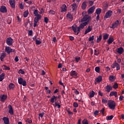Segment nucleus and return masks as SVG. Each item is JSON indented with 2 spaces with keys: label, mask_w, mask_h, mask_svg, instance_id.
Wrapping results in <instances>:
<instances>
[{
  "label": "nucleus",
  "mask_w": 124,
  "mask_h": 124,
  "mask_svg": "<svg viewBox=\"0 0 124 124\" xmlns=\"http://www.w3.org/2000/svg\"><path fill=\"white\" fill-rule=\"evenodd\" d=\"M87 25H88V22H82L78 27H77V25L76 24H74L72 26V28L74 32H75V34L76 35H78L81 30H83Z\"/></svg>",
  "instance_id": "obj_1"
},
{
  "label": "nucleus",
  "mask_w": 124,
  "mask_h": 124,
  "mask_svg": "<svg viewBox=\"0 0 124 124\" xmlns=\"http://www.w3.org/2000/svg\"><path fill=\"white\" fill-rule=\"evenodd\" d=\"M92 20V17L91 16L86 15L83 16V17L81 19V23H87L89 24V22Z\"/></svg>",
  "instance_id": "obj_2"
},
{
  "label": "nucleus",
  "mask_w": 124,
  "mask_h": 124,
  "mask_svg": "<svg viewBox=\"0 0 124 124\" xmlns=\"http://www.w3.org/2000/svg\"><path fill=\"white\" fill-rule=\"evenodd\" d=\"M18 83L19 85H22L23 87L27 86V81L24 80L21 77L18 78Z\"/></svg>",
  "instance_id": "obj_3"
},
{
  "label": "nucleus",
  "mask_w": 124,
  "mask_h": 124,
  "mask_svg": "<svg viewBox=\"0 0 124 124\" xmlns=\"http://www.w3.org/2000/svg\"><path fill=\"white\" fill-rule=\"evenodd\" d=\"M108 105L110 109H111V110H114L116 107V103H115L114 101H112L109 103H108Z\"/></svg>",
  "instance_id": "obj_4"
},
{
  "label": "nucleus",
  "mask_w": 124,
  "mask_h": 124,
  "mask_svg": "<svg viewBox=\"0 0 124 124\" xmlns=\"http://www.w3.org/2000/svg\"><path fill=\"white\" fill-rule=\"evenodd\" d=\"M5 52L9 55L11 53L15 52V49H13L9 46H6L5 48Z\"/></svg>",
  "instance_id": "obj_5"
},
{
  "label": "nucleus",
  "mask_w": 124,
  "mask_h": 124,
  "mask_svg": "<svg viewBox=\"0 0 124 124\" xmlns=\"http://www.w3.org/2000/svg\"><path fill=\"white\" fill-rule=\"evenodd\" d=\"M112 14H113V11L111 10L108 11L105 14L104 19L106 20L108 18H110L111 16H112Z\"/></svg>",
  "instance_id": "obj_6"
},
{
  "label": "nucleus",
  "mask_w": 124,
  "mask_h": 124,
  "mask_svg": "<svg viewBox=\"0 0 124 124\" xmlns=\"http://www.w3.org/2000/svg\"><path fill=\"white\" fill-rule=\"evenodd\" d=\"M6 44L8 46H12V45H13V39L12 37H8L7 38Z\"/></svg>",
  "instance_id": "obj_7"
},
{
  "label": "nucleus",
  "mask_w": 124,
  "mask_h": 124,
  "mask_svg": "<svg viewBox=\"0 0 124 124\" xmlns=\"http://www.w3.org/2000/svg\"><path fill=\"white\" fill-rule=\"evenodd\" d=\"M70 74L72 77H73V78H75V79H77L78 78V73H77L76 71L72 70L70 72Z\"/></svg>",
  "instance_id": "obj_8"
},
{
  "label": "nucleus",
  "mask_w": 124,
  "mask_h": 124,
  "mask_svg": "<svg viewBox=\"0 0 124 124\" xmlns=\"http://www.w3.org/2000/svg\"><path fill=\"white\" fill-rule=\"evenodd\" d=\"M120 25V21L119 20H116L114 23H113L111 26H110V29H115Z\"/></svg>",
  "instance_id": "obj_9"
},
{
  "label": "nucleus",
  "mask_w": 124,
  "mask_h": 124,
  "mask_svg": "<svg viewBox=\"0 0 124 124\" xmlns=\"http://www.w3.org/2000/svg\"><path fill=\"white\" fill-rule=\"evenodd\" d=\"M93 31V26H89L88 28L85 30L84 34H87L89 32H91Z\"/></svg>",
  "instance_id": "obj_10"
},
{
  "label": "nucleus",
  "mask_w": 124,
  "mask_h": 124,
  "mask_svg": "<svg viewBox=\"0 0 124 124\" xmlns=\"http://www.w3.org/2000/svg\"><path fill=\"white\" fill-rule=\"evenodd\" d=\"M57 99H58V96L53 95L50 99V102H51V103H55L57 102Z\"/></svg>",
  "instance_id": "obj_11"
},
{
  "label": "nucleus",
  "mask_w": 124,
  "mask_h": 124,
  "mask_svg": "<svg viewBox=\"0 0 124 124\" xmlns=\"http://www.w3.org/2000/svg\"><path fill=\"white\" fill-rule=\"evenodd\" d=\"M72 8V11L73 12H76L77 11V8H78V6L76 4V3H74L71 5Z\"/></svg>",
  "instance_id": "obj_12"
},
{
  "label": "nucleus",
  "mask_w": 124,
  "mask_h": 124,
  "mask_svg": "<svg viewBox=\"0 0 124 124\" xmlns=\"http://www.w3.org/2000/svg\"><path fill=\"white\" fill-rule=\"evenodd\" d=\"M0 11L2 13H6L7 12V9L5 6H1L0 9Z\"/></svg>",
  "instance_id": "obj_13"
},
{
  "label": "nucleus",
  "mask_w": 124,
  "mask_h": 124,
  "mask_svg": "<svg viewBox=\"0 0 124 124\" xmlns=\"http://www.w3.org/2000/svg\"><path fill=\"white\" fill-rule=\"evenodd\" d=\"M95 9V6H93L91 7L88 11V14H93V12H94Z\"/></svg>",
  "instance_id": "obj_14"
},
{
  "label": "nucleus",
  "mask_w": 124,
  "mask_h": 124,
  "mask_svg": "<svg viewBox=\"0 0 124 124\" xmlns=\"http://www.w3.org/2000/svg\"><path fill=\"white\" fill-rule=\"evenodd\" d=\"M114 39L113 36L109 37L107 41L108 44V45H110V44H112V43L114 42Z\"/></svg>",
  "instance_id": "obj_15"
},
{
  "label": "nucleus",
  "mask_w": 124,
  "mask_h": 124,
  "mask_svg": "<svg viewBox=\"0 0 124 124\" xmlns=\"http://www.w3.org/2000/svg\"><path fill=\"white\" fill-rule=\"evenodd\" d=\"M106 92L107 93H110V91H112L113 90V88L111 85H107L106 88Z\"/></svg>",
  "instance_id": "obj_16"
},
{
  "label": "nucleus",
  "mask_w": 124,
  "mask_h": 124,
  "mask_svg": "<svg viewBox=\"0 0 124 124\" xmlns=\"http://www.w3.org/2000/svg\"><path fill=\"white\" fill-rule=\"evenodd\" d=\"M67 19L70 20V21H72L73 20V17L72 16V15L70 14V13H68L66 15Z\"/></svg>",
  "instance_id": "obj_17"
},
{
  "label": "nucleus",
  "mask_w": 124,
  "mask_h": 124,
  "mask_svg": "<svg viewBox=\"0 0 124 124\" xmlns=\"http://www.w3.org/2000/svg\"><path fill=\"white\" fill-rule=\"evenodd\" d=\"M9 108V113L10 114V115H13L14 112H13V108H12V106L9 105L8 106Z\"/></svg>",
  "instance_id": "obj_18"
},
{
  "label": "nucleus",
  "mask_w": 124,
  "mask_h": 124,
  "mask_svg": "<svg viewBox=\"0 0 124 124\" xmlns=\"http://www.w3.org/2000/svg\"><path fill=\"white\" fill-rule=\"evenodd\" d=\"M116 52L120 55H122L124 53V48L122 47H120L117 49Z\"/></svg>",
  "instance_id": "obj_19"
},
{
  "label": "nucleus",
  "mask_w": 124,
  "mask_h": 124,
  "mask_svg": "<svg viewBox=\"0 0 124 124\" xmlns=\"http://www.w3.org/2000/svg\"><path fill=\"white\" fill-rule=\"evenodd\" d=\"M10 4L12 8H15V0H9Z\"/></svg>",
  "instance_id": "obj_20"
},
{
  "label": "nucleus",
  "mask_w": 124,
  "mask_h": 124,
  "mask_svg": "<svg viewBox=\"0 0 124 124\" xmlns=\"http://www.w3.org/2000/svg\"><path fill=\"white\" fill-rule=\"evenodd\" d=\"M2 120L4 122V124H9V118L6 117H4Z\"/></svg>",
  "instance_id": "obj_21"
},
{
  "label": "nucleus",
  "mask_w": 124,
  "mask_h": 124,
  "mask_svg": "<svg viewBox=\"0 0 124 124\" xmlns=\"http://www.w3.org/2000/svg\"><path fill=\"white\" fill-rule=\"evenodd\" d=\"M62 9L61 12H66V5L65 4H63L62 7H61Z\"/></svg>",
  "instance_id": "obj_22"
},
{
  "label": "nucleus",
  "mask_w": 124,
  "mask_h": 124,
  "mask_svg": "<svg viewBox=\"0 0 124 124\" xmlns=\"http://www.w3.org/2000/svg\"><path fill=\"white\" fill-rule=\"evenodd\" d=\"M118 93L117 92L112 91L109 94V96H113L114 95L115 97H118Z\"/></svg>",
  "instance_id": "obj_23"
},
{
  "label": "nucleus",
  "mask_w": 124,
  "mask_h": 124,
  "mask_svg": "<svg viewBox=\"0 0 124 124\" xmlns=\"http://www.w3.org/2000/svg\"><path fill=\"white\" fill-rule=\"evenodd\" d=\"M95 81L97 82V83H100L101 81H102V76H99L96 78L95 79Z\"/></svg>",
  "instance_id": "obj_24"
},
{
  "label": "nucleus",
  "mask_w": 124,
  "mask_h": 124,
  "mask_svg": "<svg viewBox=\"0 0 124 124\" xmlns=\"http://www.w3.org/2000/svg\"><path fill=\"white\" fill-rule=\"evenodd\" d=\"M5 57H6V53H2V54H1V55L0 56V60L1 62H3V60L4 59V58H5Z\"/></svg>",
  "instance_id": "obj_25"
},
{
  "label": "nucleus",
  "mask_w": 124,
  "mask_h": 124,
  "mask_svg": "<svg viewBox=\"0 0 124 124\" xmlns=\"http://www.w3.org/2000/svg\"><path fill=\"white\" fill-rule=\"evenodd\" d=\"M6 98H7V95L3 94L1 97L0 100L2 102H4V101L6 100Z\"/></svg>",
  "instance_id": "obj_26"
},
{
  "label": "nucleus",
  "mask_w": 124,
  "mask_h": 124,
  "mask_svg": "<svg viewBox=\"0 0 124 124\" xmlns=\"http://www.w3.org/2000/svg\"><path fill=\"white\" fill-rule=\"evenodd\" d=\"M87 2H83L82 4L81 8L82 9H83V10H85V9L87 8Z\"/></svg>",
  "instance_id": "obj_27"
},
{
  "label": "nucleus",
  "mask_w": 124,
  "mask_h": 124,
  "mask_svg": "<svg viewBox=\"0 0 124 124\" xmlns=\"http://www.w3.org/2000/svg\"><path fill=\"white\" fill-rule=\"evenodd\" d=\"M101 8H97L95 11V13L97 14V15H100V13H101Z\"/></svg>",
  "instance_id": "obj_28"
},
{
  "label": "nucleus",
  "mask_w": 124,
  "mask_h": 124,
  "mask_svg": "<svg viewBox=\"0 0 124 124\" xmlns=\"http://www.w3.org/2000/svg\"><path fill=\"white\" fill-rule=\"evenodd\" d=\"M14 88H15V85L12 83H11L9 85V90H13V89H14Z\"/></svg>",
  "instance_id": "obj_29"
},
{
  "label": "nucleus",
  "mask_w": 124,
  "mask_h": 124,
  "mask_svg": "<svg viewBox=\"0 0 124 124\" xmlns=\"http://www.w3.org/2000/svg\"><path fill=\"white\" fill-rule=\"evenodd\" d=\"M4 76H5V73H2L0 75V82L2 81V80L4 79Z\"/></svg>",
  "instance_id": "obj_30"
},
{
  "label": "nucleus",
  "mask_w": 124,
  "mask_h": 124,
  "mask_svg": "<svg viewBox=\"0 0 124 124\" xmlns=\"http://www.w3.org/2000/svg\"><path fill=\"white\" fill-rule=\"evenodd\" d=\"M101 39H102V35L100 34L99 35V37H97V43H99V42L101 41Z\"/></svg>",
  "instance_id": "obj_31"
},
{
  "label": "nucleus",
  "mask_w": 124,
  "mask_h": 124,
  "mask_svg": "<svg viewBox=\"0 0 124 124\" xmlns=\"http://www.w3.org/2000/svg\"><path fill=\"white\" fill-rule=\"evenodd\" d=\"M29 15V10H27V11H25L23 13V17L24 18H27Z\"/></svg>",
  "instance_id": "obj_32"
},
{
  "label": "nucleus",
  "mask_w": 124,
  "mask_h": 124,
  "mask_svg": "<svg viewBox=\"0 0 124 124\" xmlns=\"http://www.w3.org/2000/svg\"><path fill=\"white\" fill-rule=\"evenodd\" d=\"M61 103L58 102H55L54 103L55 106V107H58V108L59 109H60V108H61Z\"/></svg>",
  "instance_id": "obj_33"
},
{
  "label": "nucleus",
  "mask_w": 124,
  "mask_h": 124,
  "mask_svg": "<svg viewBox=\"0 0 124 124\" xmlns=\"http://www.w3.org/2000/svg\"><path fill=\"white\" fill-rule=\"evenodd\" d=\"M95 94V93L93 92V91H92V92L90 93L89 97H90V98L93 97Z\"/></svg>",
  "instance_id": "obj_34"
},
{
  "label": "nucleus",
  "mask_w": 124,
  "mask_h": 124,
  "mask_svg": "<svg viewBox=\"0 0 124 124\" xmlns=\"http://www.w3.org/2000/svg\"><path fill=\"white\" fill-rule=\"evenodd\" d=\"M108 37H109V34L106 33L103 35V40H107V39H108Z\"/></svg>",
  "instance_id": "obj_35"
},
{
  "label": "nucleus",
  "mask_w": 124,
  "mask_h": 124,
  "mask_svg": "<svg viewBox=\"0 0 124 124\" xmlns=\"http://www.w3.org/2000/svg\"><path fill=\"white\" fill-rule=\"evenodd\" d=\"M109 79V81H111V82H114V81H115V76H110Z\"/></svg>",
  "instance_id": "obj_36"
},
{
  "label": "nucleus",
  "mask_w": 124,
  "mask_h": 124,
  "mask_svg": "<svg viewBox=\"0 0 124 124\" xmlns=\"http://www.w3.org/2000/svg\"><path fill=\"white\" fill-rule=\"evenodd\" d=\"M113 118H114V116L110 115V116H108L106 119L108 121H111V120L113 119Z\"/></svg>",
  "instance_id": "obj_37"
},
{
  "label": "nucleus",
  "mask_w": 124,
  "mask_h": 124,
  "mask_svg": "<svg viewBox=\"0 0 124 124\" xmlns=\"http://www.w3.org/2000/svg\"><path fill=\"white\" fill-rule=\"evenodd\" d=\"M45 89L46 91V93H49V94L51 93V90L48 89V87H45Z\"/></svg>",
  "instance_id": "obj_38"
},
{
  "label": "nucleus",
  "mask_w": 124,
  "mask_h": 124,
  "mask_svg": "<svg viewBox=\"0 0 124 124\" xmlns=\"http://www.w3.org/2000/svg\"><path fill=\"white\" fill-rule=\"evenodd\" d=\"M112 88H113V89H115V90L118 89V88H119V84H118L117 83H114L112 86Z\"/></svg>",
  "instance_id": "obj_39"
},
{
  "label": "nucleus",
  "mask_w": 124,
  "mask_h": 124,
  "mask_svg": "<svg viewBox=\"0 0 124 124\" xmlns=\"http://www.w3.org/2000/svg\"><path fill=\"white\" fill-rule=\"evenodd\" d=\"M95 71L96 72H97V73H99L100 72V68H99V66H97L95 68Z\"/></svg>",
  "instance_id": "obj_40"
},
{
  "label": "nucleus",
  "mask_w": 124,
  "mask_h": 124,
  "mask_svg": "<svg viewBox=\"0 0 124 124\" xmlns=\"http://www.w3.org/2000/svg\"><path fill=\"white\" fill-rule=\"evenodd\" d=\"M82 124H89V122L88 121V120L86 119H84L82 122Z\"/></svg>",
  "instance_id": "obj_41"
},
{
  "label": "nucleus",
  "mask_w": 124,
  "mask_h": 124,
  "mask_svg": "<svg viewBox=\"0 0 124 124\" xmlns=\"http://www.w3.org/2000/svg\"><path fill=\"white\" fill-rule=\"evenodd\" d=\"M94 55H95V56H98V55H99V51L94 49Z\"/></svg>",
  "instance_id": "obj_42"
},
{
  "label": "nucleus",
  "mask_w": 124,
  "mask_h": 124,
  "mask_svg": "<svg viewBox=\"0 0 124 124\" xmlns=\"http://www.w3.org/2000/svg\"><path fill=\"white\" fill-rule=\"evenodd\" d=\"M18 73H19V74H25V71H23V69H20L18 72Z\"/></svg>",
  "instance_id": "obj_43"
},
{
  "label": "nucleus",
  "mask_w": 124,
  "mask_h": 124,
  "mask_svg": "<svg viewBox=\"0 0 124 124\" xmlns=\"http://www.w3.org/2000/svg\"><path fill=\"white\" fill-rule=\"evenodd\" d=\"M94 39V36L93 35L91 37H90L88 39L89 41H93Z\"/></svg>",
  "instance_id": "obj_44"
},
{
  "label": "nucleus",
  "mask_w": 124,
  "mask_h": 124,
  "mask_svg": "<svg viewBox=\"0 0 124 124\" xmlns=\"http://www.w3.org/2000/svg\"><path fill=\"white\" fill-rule=\"evenodd\" d=\"M80 60H81V58L78 56L76 57L75 58V61L76 62H78L79 61H80Z\"/></svg>",
  "instance_id": "obj_45"
},
{
  "label": "nucleus",
  "mask_w": 124,
  "mask_h": 124,
  "mask_svg": "<svg viewBox=\"0 0 124 124\" xmlns=\"http://www.w3.org/2000/svg\"><path fill=\"white\" fill-rule=\"evenodd\" d=\"M49 13H50V14H51L52 15H55V14H56V12H55V11L50 10L49 12Z\"/></svg>",
  "instance_id": "obj_46"
},
{
  "label": "nucleus",
  "mask_w": 124,
  "mask_h": 124,
  "mask_svg": "<svg viewBox=\"0 0 124 124\" xmlns=\"http://www.w3.org/2000/svg\"><path fill=\"white\" fill-rule=\"evenodd\" d=\"M36 45H39V44H41L42 42L40 40H37L35 42Z\"/></svg>",
  "instance_id": "obj_47"
},
{
  "label": "nucleus",
  "mask_w": 124,
  "mask_h": 124,
  "mask_svg": "<svg viewBox=\"0 0 124 124\" xmlns=\"http://www.w3.org/2000/svg\"><path fill=\"white\" fill-rule=\"evenodd\" d=\"M33 15H35V16H37V15H39V14H38V12L37 10H34V11L33 12Z\"/></svg>",
  "instance_id": "obj_48"
},
{
  "label": "nucleus",
  "mask_w": 124,
  "mask_h": 124,
  "mask_svg": "<svg viewBox=\"0 0 124 124\" xmlns=\"http://www.w3.org/2000/svg\"><path fill=\"white\" fill-rule=\"evenodd\" d=\"M89 3L90 6H93V5L94 1L90 0V1H89Z\"/></svg>",
  "instance_id": "obj_49"
},
{
  "label": "nucleus",
  "mask_w": 124,
  "mask_h": 124,
  "mask_svg": "<svg viewBox=\"0 0 124 124\" xmlns=\"http://www.w3.org/2000/svg\"><path fill=\"white\" fill-rule=\"evenodd\" d=\"M48 21H49V18H48V17H45L44 18V22L46 23V24H48Z\"/></svg>",
  "instance_id": "obj_50"
},
{
  "label": "nucleus",
  "mask_w": 124,
  "mask_h": 124,
  "mask_svg": "<svg viewBox=\"0 0 124 124\" xmlns=\"http://www.w3.org/2000/svg\"><path fill=\"white\" fill-rule=\"evenodd\" d=\"M100 113L102 114V115H104V112H105V108H103L100 111Z\"/></svg>",
  "instance_id": "obj_51"
},
{
  "label": "nucleus",
  "mask_w": 124,
  "mask_h": 124,
  "mask_svg": "<svg viewBox=\"0 0 124 124\" xmlns=\"http://www.w3.org/2000/svg\"><path fill=\"white\" fill-rule=\"evenodd\" d=\"M28 35H30V36H31L32 35V30L29 31Z\"/></svg>",
  "instance_id": "obj_52"
},
{
  "label": "nucleus",
  "mask_w": 124,
  "mask_h": 124,
  "mask_svg": "<svg viewBox=\"0 0 124 124\" xmlns=\"http://www.w3.org/2000/svg\"><path fill=\"white\" fill-rule=\"evenodd\" d=\"M73 106H74V107H75V108H77V107H78V103L76 102H74Z\"/></svg>",
  "instance_id": "obj_53"
},
{
  "label": "nucleus",
  "mask_w": 124,
  "mask_h": 124,
  "mask_svg": "<svg viewBox=\"0 0 124 124\" xmlns=\"http://www.w3.org/2000/svg\"><path fill=\"white\" fill-rule=\"evenodd\" d=\"M26 122V123H28L29 124H31V123H32V121H31L30 119H27Z\"/></svg>",
  "instance_id": "obj_54"
},
{
  "label": "nucleus",
  "mask_w": 124,
  "mask_h": 124,
  "mask_svg": "<svg viewBox=\"0 0 124 124\" xmlns=\"http://www.w3.org/2000/svg\"><path fill=\"white\" fill-rule=\"evenodd\" d=\"M19 8L22 10L24 9V5L22 3L19 4Z\"/></svg>",
  "instance_id": "obj_55"
},
{
  "label": "nucleus",
  "mask_w": 124,
  "mask_h": 124,
  "mask_svg": "<svg viewBox=\"0 0 124 124\" xmlns=\"http://www.w3.org/2000/svg\"><path fill=\"white\" fill-rule=\"evenodd\" d=\"M44 112H42L41 113L39 114V117H41V118H43V116H44Z\"/></svg>",
  "instance_id": "obj_56"
},
{
  "label": "nucleus",
  "mask_w": 124,
  "mask_h": 124,
  "mask_svg": "<svg viewBox=\"0 0 124 124\" xmlns=\"http://www.w3.org/2000/svg\"><path fill=\"white\" fill-rule=\"evenodd\" d=\"M36 17H35L37 19H38L39 20H40V19H41V15H38L37 16H36Z\"/></svg>",
  "instance_id": "obj_57"
},
{
  "label": "nucleus",
  "mask_w": 124,
  "mask_h": 124,
  "mask_svg": "<svg viewBox=\"0 0 124 124\" xmlns=\"http://www.w3.org/2000/svg\"><path fill=\"white\" fill-rule=\"evenodd\" d=\"M116 70H120V64H119V63H117V64H116Z\"/></svg>",
  "instance_id": "obj_58"
},
{
  "label": "nucleus",
  "mask_w": 124,
  "mask_h": 124,
  "mask_svg": "<svg viewBox=\"0 0 124 124\" xmlns=\"http://www.w3.org/2000/svg\"><path fill=\"white\" fill-rule=\"evenodd\" d=\"M39 21V19L35 17L34 19V23H38V21Z\"/></svg>",
  "instance_id": "obj_59"
},
{
  "label": "nucleus",
  "mask_w": 124,
  "mask_h": 124,
  "mask_svg": "<svg viewBox=\"0 0 124 124\" xmlns=\"http://www.w3.org/2000/svg\"><path fill=\"white\" fill-rule=\"evenodd\" d=\"M117 62L114 63L113 64L112 66V68H116V66H117Z\"/></svg>",
  "instance_id": "obj_60"
},
{
  "label": "nucleus",
  "mask_w": 124,
  "mask_h": 124,
  "mask_svg": "<svg viewBox=\"0 0 124 124\" xmlns=\"http://www.w3.org/2000/svg\"><path fill=\"white\" fill-rule=\"evenodd\" d=\"M119 100L120 101H123V100H124V96H120L119 97Z\"/></svg>",
  "instance_id": "obj_61"
},
{
  "label": "nucleus",
  "mask_w": 124,
  "mask_h": 124,
  "mask_svg": "<svg viewBox=\"0 0 124 124\" xmlns=\"http://www.w3.org/2000/svg\"><path fill=\"white\" fill-rule=\"evenodd\" d=\"M69 39H70V40H71V41H72L74 40L75 38H74V37H73V36H69Z\"/></svg>",
  "instance_id": "obj_62"
},
{
  "label": "nucleus",
  "mask_w": 124,
  "mask_h": 124,
  "mask_svg": "<svg viewBox=\"0 0 124 124\" xmlns=\"http://www.w3.org/2000/svg\"><path fill=\"white\" fill-rule=\"evenodd\" d=\"M15 62H19V58L18 57V56H16L15 58Z\"/></svg>",
  "instance_id": "obj_63"
},
{
  "label": "nucleus",
  "mask_w": 124,
  "mask_h": 124,
  "mask_svg": "<svg viewBox=\"0 0 124 124\" xmlns=\"http://www.w3.org/2000/svg\"><path fill=\"white\" fill-rule=\"evenodd\" d=\"M98 113H99V111L98 110H95L94 112V115L95 116H97V115H98Z\"/></svg>",
  "instance_id": "obj_64"
}]
</instances>
